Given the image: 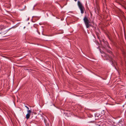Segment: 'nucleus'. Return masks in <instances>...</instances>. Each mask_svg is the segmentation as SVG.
Returning a JSON list of instances; mask_svg holds the SVG:
<instances>
[{
    "label": "nucleus",
    "instance_id": "obj_1",
    "mask_svg": "<svg viewBox=\"0 0 126 126\" xmlns=\"http://www.w3.org/2000/svg\"><path fill=\"white\" fill-rule=\"evenodd\" d=\"M78 5L80 10L81 13L82 14L84 13V10L85 9V8L79 1H78Z\"/></svg>",
    "mask_w": 126,
    "mask_h": 126
},
{
    "label": "nucleus",
    "instance_id": "obj_2",
    "mask_svg": "<svg viewBox=\"0 0 126 126\" xmlns=\"http://www.w3.org/2000/svg\"><path fill=\"white\" fill-rule=\"evenodd\" d=\"M83 20L87 28H89L90 25L89 24V21L86 16H85L83 19Z\"/></svg>",
    "mask_w": 126,
    "mask_h": 126
},
{
    "label": "nucleus",
    "instance_id": "obj_3",
    "mask_svg": "<svg viewBox=\"0 0 126 126\" xmlns=\"http://www.w3.org/2000/svg\"><path fill=\"white\" fill-rule=\"evenodd\" d=\"M31 112L32 111L31 110H27L28 113L26 115V118L27 119H28L29 118L30 115V114Z\"/></svg>",
    "mask_w": 126,
    "mask_h": 126
},
{
    "label": "nucleus",
    "instance_id": "obj_4",
    "mask_svg": "<svg viewBox=\"0 0 126 126\" xmlns=\"http://www.w3.org/2000/svg\"><path fill=\"white\" fill-rule=\"evenodd\" d=\"M5 28V27L3 25H0V31Z\"/></svg>",
    "mask_w": 126,
    "mask_h": 126
},
{
    "label": "nucleus",
    "instance_id": "obj_5",
    "mask_svg": "<svg viewBox=\"0 0 126 126\" xmlns=\"http://www.w3.org/2000/svg\"><path fill=\"white\" fill-rule=\"evenodd\" d=\"M25 107L28 110H29V108L27 106H25Z\"/></svg>",
    "mask_w": 126,
    "mask_h": 126
},
{
    "label": "nucleus",
    "instance_id": "obj_6",
    "mask_svg": "<svg viewBox=\"0 0 126 126\" xmlns=\"http://www.w3.org/2000/svg\"><path fill=\"white\" fill-rule=\"evenodd\" d=\"M112 61V64H113V65H114L115 64L114 63H113V61Z\"/></svg>",
    "mask_w": 126,
    "mask_h": 126
},
{
    "label": "nucleus",
    "instance_id": "obj_7",
    "mask_svg": "<svg viewBox=\"0 0 126 126\" xmlns=\"http://www.w3.org/2000/svg\"><path fill=\"white\" fill-rule=\"evenodd\" d=\"M75 1H77V0H74Z\"/></svg>",
    "mask_w": 126,
    "mask_h": 126
},
{
    "label": "nucleus",
    "instance_id": "obj_8",
    "mask_svg": "<svg viewBox=\"0 0 126 126\" xmlns=\"http://www.w3.org/2000/svg\"><path fill=\"white\" fill-rule=\"evenodd\" d=\"M125 98H126V95L125 96Z\"/></svg>",
    "mask_w": 126,
    "mask_h": 126
},
{
    "label": "nucleus",
    "instance_id": "obj_9",
    "mask_svg": "<svg viewBox=\"0 0 126 126\" xmlns=\"http://www.w3.org/2000/svg\"><path fill=\"white\" fill-rule=\"evenodd\" d=\"M2 33V32H0V33Z\"/></svg>",
    "mask_w": 126,
    "mask_h": 126
},
{
    "label": "nucleus",
    "instance_id": "obj_10",
    "mask_svg": "<svg viewBox=\"0 0 126 126\" xmlns=\"http://www.w3.org/2000/svg\"><path fill=\"white\" fill-rule=\"evenodd\" d=\"M110 53H111V52L110 51Z\"/></svg>",
    "mask_w": 126,
    "mask_h": 126
},
{
    "label": "nucleus",
    "instance_id": "obj_11",
    "mask_svg": "<svg viewBox=\"0 0 126 126\" xmlns=\"http://www.w3.org/2000/svg\"><path fill=\"white\" fill-rule=\"evenodd\" d=\"M115 63V64H117V63Z\"/></svg>",
    "mask_w": 126,
    "mask_h": 126
},
{
    "label": "nucleus",
    "instance_id": "obj_12",
    "mask_svg": "<svg viewBox=\"0 0 126 126\" xmlns=\"http://www.w3.org/2000/svg\"><path fill=\"white\" fill-rule=\"evenodd\" d=\"M98 126H101L100 125H99Z\"/></svg>",
    "mask_w": 126,
    "mask_h": 126
}]
</instances>
